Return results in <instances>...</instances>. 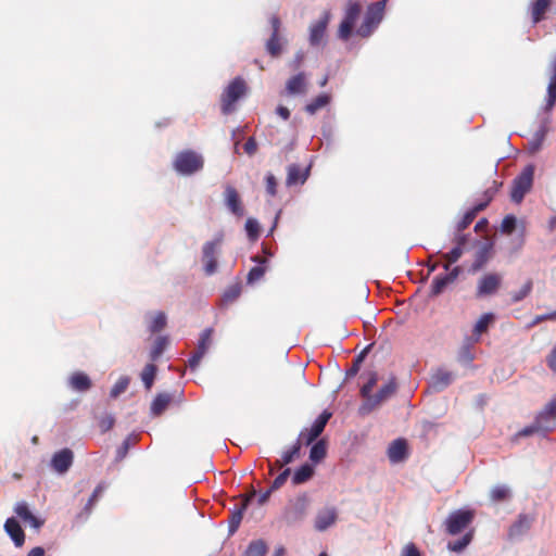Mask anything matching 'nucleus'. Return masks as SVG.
Wrapping results in <instances>:
<instances>
[{"label":"nucleus","instance_id":"f257e3e1","mask_svg":"<svg viewBox=\"0 0 556 556\" xmlns=\"http://www.w3.org/2000/svg\"><path fill=\"white\" fill-rule=\"evenodd\" d=\"M386 2V0L377 1L367 8L364 21L356 29L357 36L367 38L375 31L383 18Z\"/></svg>","mask_w":556,"mask_h":556},{"label":"nucleus","instance_id":"f03ea898","mask_svg":"<svg viewBox=\"0 0 556 556\" xmlns=\"http://www.w3.org/2000/svg\"><path fill=\"white\" fill-rule=\"evenodd\" d=\"M173 166L181 175H192L203 168L204 160L193 150H184L176 155Z\"/></svg>","mask_w":556,"mask_h":556},{"label":"nucleus","instance_id":"7ed1b4c3","mask_svg":"<svg viewBox=\"0 0 556 556\" xmlns=\"http://www.w3.org/2000/svg\"><path fill=\"white\" fill-rule=\"evenodd\" d=\"M247 84L243 78L236 77L224 90L220 98L222 112L225 115L230 114L235 110V103L244 96Z\"/></svg>","mask_w":556,"mask_h":556},{"label":"nucleus","instance_id":"20e7f679","mask_svg":"<svg viewBox=\"0 0 556 556\" xmlns=\"http://www.w3.org/2000/svg\"><path fill=\"white\" fill-rule=\"evenodd\" d=\"M362 13V4L357 1L349 0L345 4L344 16L339 25L338 37L344 41L352 36L356 21Z\"/></svg>","mask_w":556,"mask_h":556},{"label":"nucleus","instance_id":"39448f33","mask_svg":"<svg viewBox=\"0 0 556 556\" xmlns=\"http://www.w3.org/2000/svg\"><path fill=\"white\" fill-rule=\"evenodd\" d=\"M534 167L526 166L522 172L514 179L510 198L515 203H520L525 195L531 190L533 184Z\"/></svg>","mask_w":556,"mask_h":556},{"label":"nucleus","instance_id":"423d86ee","mask_svg":"<svg viewBox=\"0 0 556 556\" xmlns=\"http://www.w3.org/2000/svg\"><path fill=\"white\" fill-rule=\"evenodd\" d=\"M397 390V382L395 377H391L386 384H383L379 391L371 395L368 401L361 406L359 412L362 414H368L379 407L383 402L395 394Z\"/></svg>","mask_w":556,"mask_h":556},{"label":"nucleus","instance_id":"0eeeda50","mask_svg":"<svg viewBox=\"0 0 556 556\" xmlns=\"http://www.w3.org/2000/svg\"><path fill=\"white\" fill-rule=\"evenodd\" d=\"M503 285V276L500 273H485L477 281L476 298L494 295Z\"/></svg>","mask_w":556,"mask_h":556},{"label":"nucleus","instance_id":"6e6552de","mask_svg":"<svg viewBox=\"0 0 556 556\" xmlns=\"http://www.w3.org/2000/svg\"><path fill=\"white\" fill-rule=\"evenodd\" d=\"M332 414L328 410H324L313 422L309 428L303 429L298 438L301 444H312L324 431L327 422L331 418Z\"/></svg>","mask_w":556,"mask_h":556},{"label":"nucleus","instance_id":"1a4fd4ad","mask_svg":"<svg viewBox=\"0 0 556 556\" xmlns=\"http://www.w3.org/2000/svg\"><path fill=\"white\" fill-rule=\"evenodd\" d=\"M475 513L472 510L459 509L452 513L446 521V532L451 535H456L465 530L473 520Z\"/></svg>","mask_w":556,"mask_h":556},{"label":"nucleus","instance_id":"9d476101","mask_svg":"<svg viewBox=\"0 0 556 556\" xmlns=\"http://www.w3.org/2000/svg\"><path fill=\"white\" fill-rule=\"evenodd\" d=\"M534 422L540 427L543 435L554 431L556 427V399L551 400L544 408L538 413Z\"/></svg>","mask_w":556,"mask_h":556},{"label":"nucleus","instance_id":"9b49d317","mask_svg":"<svg viewBox=\"0 0 556 556\" xmlns=\"http://www.w3.org/2000/svg\"><path fill=\"white\" fill-rule=\"evenodd\" d=\"M222 243V238L207 241L202 248V262L204 271L207 276L213 275L217 270V252Z\"/></svg>","mask_w":556,"mask_h":556},{"label":"nucleus","instance_id":"f8f14e48","mask_svg":"<svg viewBox=\"0 0 556 556\" xmlns=\"http://www.w3.org/2000/svg\"><path fill=\"white\" fill-rule=\"evenodd\" d=\"M212 334L213 329L206 328L200 334V339L197 345V350L188 359V366L191 370H195L201 363L202 358L206 354L211 343H212Z\"/></svg>","mask_w":556,"mask_h":556},{"label":"nucleus","instance_id":"ddd939ff","mask_svg":"<svg viewBox=\"0 0 556 556\" xmlns=\"http://www.w3.org/2000/svg\"><path fill=\"white\" fill-rule=\"evenodd\" d=\"M308 497L306 495L298 496L294 501L290 502L286 508L285 518L288 522H296L302 520L308 508Z\"/></svg>","mask_w":556,"mask_h":556},{"label":"nucleus","instance_id":"4468645a","mask_svg":"<svg viewBox=\"0 0 556 556\" xmlns=\"http://www.w3.org/2000/svg\"><path fill=\"white\" fill-rule=\"evenodd\" d=\"M534 521V516L529 514H519L516 521L511 523L508 529V538L510 540L517 539L526 534Z\"/></svg>","mask_w":556,"mask_h":556},{"label":"nucleus","instance_id":"2eb2a0df","mask_svg":"<svg viewBox=\"0 0 556 556\" xmlns=\"http://www.w3.org/2000/svg\"><path fill=\"white\" fill-rule=\"evenodd\" d=\"M74 454L72 450L65 447L56 453L51 458V467L59 473H65L72 466Z\"/></svg>","mask_w":556,"mask_h":556},{"label":"nucleus","instance_id":"dca6fc26","mask_svg":"<svg viewBox=\"0 0 556 556\" xmlns=\"http://www.w3.org/2000/svg\"><path fill=\"white\" fill-rule=\"evenodd\" d=\"M454 377L452 371L439 368L431 375L430 388L434 392H441L453 382Z\"/></svg>","mask_w":556,"mask_h":556},{"label":"nucleus","instance_id":"f3484780","mask_svg":"<svg viewBox=\"0 0 556 556\" xmlns=\"http://www.w3.org/2000/svg\"><path fill=\"white\" fill-rule=\"evenodd\" d=\"M225 202L229 211L241 217L244 214V210L241 203L240 195L235 187L226 186L225 188Z\"/></svg>","mask_w":556,"mask_h":556},{"label":"nucleus","instance_id":"a211bd4d","mask_svg":"<svg viewBox=\"0 0 556 556\" xmlns=\"http://www.w3.org/2000/svg\"><path fill=\"white\" fill-rule=\"evenodd\" d=\"M106 489V484L104 482H100L96 489L93 490L91 496L89 497L88 502L86 503L85 507L83 508V510L77 514L76 516V519L77 521H86L91 511H92V508L94 507L96 503L98 502V500L102 496L103 492L105 491Z\"/></svg>","mask_w":556,"mask_h":556},{"label":"nucleus","instance_id":"6ab92c4d","mask_svg":"<svg viewBox=\"0 0 556 556\" xmlns=\"http://www.w3.org/2000/svg\"><path fill=\"white\" fill-rule=\"evenodd\" d=\"M338 518L337 509L334 507L325 508L319 510L315 518V529L325 531L330 526L334 525Z\"/></svg>","mask_w":556,"mask_h":556},{"label":"nucleus","instance_id":"aec40b11","mask_svg":"<svg viewBox=\"0 0 556 556\" xmlns=\"http://www.w3.org/2000/svg\"><path fill=\"white\" fill-rule=\"evenodd\" d=\"M286 91L290 96L304 94L307 91L306 75L301 72L290 77L286 83Z\"/></svg>","mask_w":556,"mask_h":556},{"label":"nucleus","instance_id":"412c9836","mask_svg":"<svg viewBox=\"0 0 556 556\" xmlns=\"http://www.w3.org/2000/svg\"><path fill=\"white\" fill-rule=\"evenodd\" d=\"M329 13L326 12L324 14V17L317 21L316 23L312 24L309 27V43L312 46H318L326 33V28L329 22Z\"/></svg>","mask_w":556,"mask_h":556},{"label":"nucleus","instance_id":"4be33fe9","mask_svg":"<svg viewBox=\"0 0 556 556\" xmlns=\"http://www.w3.org/2000/svg\"><path fill=\"white\" fill-rule=\"evenodd\" d=\"M408 455L407 442L405 439L394 440L388 448V457L392 463H400Z\"/></svg>","mask_w":556,"mask_h":556},{"label":"nucleus","instance_id":"5701e85b","mask_svg":"<svg viewBox=\"0 0 556 556\" xmlns=\"http://www.w3.org/2000/svg\"><path fill=\"white\" fill-rule=\"evenodd\" d=\"M4 530L13 540L15 546L21 547L25 542V533L15 518H8L4 523Z\"/></svg>","mask_w":556,"mask_h":556},{"label":"nucleus","instance_id":"b1692460","mask_svg":"<svg viewBox=\"0 0 556 556\" xmlns=\"http://www.w3.org/2000/svg\"><path fill=\"white\" fill-rule=\"evenodd\" d=\"M14 513L25 522L29 523L31 527L39 529L43 525V520L37 518L29 510L27 503L20 502L14 507Z\"/></svg>","mask_w":556,"mask_h":556},{"label":"nucleus","instance_id":"393cba45","mask_svg":"<svg viewBox=\"0 0 556 556\" xmlns=\"http://www.w3.org/2000/svg\"><path fill=\"white\" fill-rule=\"evenodd\" d=\"M553 0H534L531 3L530 12L533 24H538L545 18L546 13L551 9Z\"/></svg>","mask_w":556,"mask_h":556},{"label":"nucleus","instance_id":"a878e982","mask_svg":"<svg viewBox=\"0 0 556 556\" xmlns=\"http://www.w3.org/2000/svg\"><path fill=\"white\" fill-rule=\"evenodd\" d=\"M173 402V395L169 393H159L153 402L151 403V415L152 416H161L165 409L168 407V405Z\"/></svg>","mask_w":556,"mask_h":556},{"label":"nucleus","instance_id":"bb28decb","mask_svg":"<svg viewBox=\"0 0 556 556\" xmlns=\"http://www.w3.org/2000/svg\"><path fill=\"white\" fill-rule=\"evenodd\" d=\"M308 177V169L302 170L301 167L296 164H291L288 166L287 172V186H293L296 184H304Z\"/></svg>","mask_w":556,"mask_h":556},{"label":"nucleus","instance_id":"cd10ccee","mask_svg":"<svg viewBox=\"0 0 556 556\" xmlns=\"http://www.w3.org/2000/svg\"><path fill=\"white\" fill-rule=\"evenodd\" d=\"M91 384L90 378L83 371H76L70 377V386L76 391L85 392L91 388Z\"/></svg>","mask_w":556,"mask_h":556},{"label":"nucleus","instance_id":"c85d7f7f","mask_svg":"<svg viewBox=\"0 0 556 556\" xmlns=\"http://www.w3.org/2000/svg\"><path fill=\"white\" fill-rule=\"evenodd\" d=\"M511 495L510 488L505 484L494 485L489 493L490 501L495 504L509 501Z\"/></svg>","mask_w":556,"mask_h":556},{"label":"nucleus","instance_id":"c756f323","mask_svg":"<svg viewBox=\"0 0 556 556\" xmlns=\"http://www.w3.org/2000/svg\"><path fill=\"white\" fill-rule=\"evenodd\" d=\"M491 244H484L475 256V261L470 267V271L477 273L484 267L491 257Z\"/></svg>","mask_w":556,"mask_h":556},{"label":"nucleus","instance_id":"7c9ffc66","mask_svg":"<svg viewBox=\"0 0 556 556\" xmlns=\"http://www.w3.org/2000/svg\"><path fill=\"white\" fill-rule=\"evenodd\" d=\"M314 476V468L309 464H304L298 468L292 478L291 482L293 485H300L307 482Z\"/></svg>","mask_w":556,"mask_h":556},{"label":"nucleus","instance_id":"2f4dec72","mask_svg":"<svg viewBox=\"0 0 556 556\" xmlns=\"http://www.w3.org/2000/svg\"><path fill=\"white\" fill-rule=\"evenodd\" d=\"M330 96L327 93H321L314 98L311 102L305 105V112L309 115L316 114L319 110L324 109L330 103Z\"/></svg>","mask_w":556,"mask_h":556},{"label":"nucleus","instance_id":"473e14b6","mask_svg":"<svg viewBox=\"0 0 556 556\" xmlns=\"http://www.w3.org/2000/svg\"><path fill=\"white\" fill-rule=\"evenodd\" d=\"M486 207V203H478L471 210L465 213L462 220L457 224L458 232L464 231L476 218L477 214Z\"/></svg>","mask_w":556,"mask_h":556},{"label":"nucleus","instance_id":"72a5a7b5","mask_svg":"<svg viewBox=\"0 0 556 556\" xmlns=\"http://www.w3.org/2000/svg\"><path fill=\"white\" fill-rule=\"evenodd\" d=\"M266 51L273 58H278L282 52V42L280 34H271L266 41Z\"/></svg>","mask_w":556,"mask_h":556},{"label":"nucleus","instance_id":"f704fd0d","mask_svg":"<svg viewBox=\"0 0 556 556\" xmlns=\"http://www.w3.org/2000/svg\"><path fill=\"white\" fill-rule=\"evenodd\" d=\"M327 455V443L326 441L319 440L317 441L309 451V459L314 463H319Z\"/></svg>","mask_w":556,"mask_h":556},{"label":"nucleus","instance_id":"c9c22d12","mask_svg":"<svg viewBox=\"0 0 556 556\" xmlns=\"http://www.w3.org/2000/svg\"><path fill=\"white\" fill-rule=\"evenodd\" d=\"M450 283L451 282L445 275L434 277L430 287V296L440 295Z\"/></svg>","mask_w":556,"mask_h":556},{"label":"nucleus","instance_id":"e433bc0d","mask_svg":"<svg viewBox=\"0 0 556 556\" xmlns=\"http://www.w3.org/2000/svg\"><path fill=\"white\" fill-rule=\"evenodd\" d=\"M267 545L263 540L252 541L242 556H265Z\"/></svg>","mask_w":556,"mask_h":556},{"label":"nucleus","instance_id":"4c0bfd02","mask_svg":"<svg viewBox=\"0 0 556 556\" xmlns=\"http://www.w3.org/2000/svg\"><path fill=\"white\" fill-rule=\"evenodd\" d=\"M494 315L492 313L483 314L475 325L473 334L480 337L482 333L486 332L489 326L493 323Z\"/></svg>","mask_w":556,"mask_h":556},{"label":"nucleus","instance_id":"58836bf2","mask_svg":"<svg viewBox=\"0 0 556 556\" xmlns=\"http://www.w3.org/2000/svg\"><path fill=\"white\" fill-rule=\"evenodd\" d=\"M247 506H248V500H245L242 503V505L239 509L231 513L230 519H229V532L230 533H235L238 530V528L241 523L242 517H243V511L245 510Z\"/></svg>","mask_w":556,"mask_h":556},{"label":"nucleus","instance_id":"ea45409f","mask_svg":"<svg viewBox=\"0 0 556 556\" xmlns=\"http://www.w3.org/2000/svg\"><path fill=\"white\" fill-rule=\"evenodd\" d=\"M168 344V340L166 337H157L153 343V346L150 351V358L152 362H155L163 354L165 348Z\"/></svg>","mask_w":556,"mask_h":556},{"label":"nucleus","instance_id":"a19ab883","mask_svg":"<svg viewBox=\"0 0 556 556\" xmlns=\"http://www.w3.org/2000/svg\"><path fill=\"white\" fill-rule=\"evenodd\" d=\"M157 367L154 364H148L141 372V380L147 390L152 388Z\"/></svg>","mask_w":556,"mask_h":556},{"label":"nucleus","instance_id":"79ce46f5","mask_svg":"<svg viewBox=\"0 0 556 556\" xmlns=\"http://www.w3.org/2000/svg\"><path fill=\"white\" fill-rule=\"evenodd\" d=\"M167 319L166 315L163 312H157L151 319L149 325V330L152 333L160 332L166 327Z\"/></svg>","mask_w":556,"mask_h":556},{"label":"nucleus","instance_id":"37998d69","mask_svg":"<svg viewBox=\"0 0 556 556\" xmlns=\"http://www.w3.org/2000/svg\"><path fill=\"white\" fill-rule=\"evenodd\" d=\"M532 288H533V281H532V279H528L523 283V286L520 288V290L511 293V295H510L511 302L518 303V302L522 301L525 298H527L531 293Z\"/></svg>","mask_w":556,"mask_h":556},{"label":"nucleus","instance_id":"c03bdc74","mask_svg":"<svg viewBox=\"0 0 556 556\" xmlns=\"http://www.w3.org/2000/svg\"><path fill=\"white\" fill-rule=\"evenodd\" d=\"M301 445L302 444L299 441H296L289 450L283 452L281 455V463L288 465L292 463L294 459L299 458Z\"/></svg>","mask_w":556,"mask_h":556},{"label":"nucleus","instance_id":"a18cd8bd","mask_svg":"<svg viewBox=\"0 0 556 556\" xmlns=\"http://www.w3.org/2000/svg\"><path fill=\"white\" fill-rule=\"evenodd\" d=\"M471 540H472V532L470 531V532L466 533L462 539H458L453 542H448L447 547H448V549H451L453 552H462L469 545Z\"/></svg>","mask_w":556,"mask_h":556},{"label":"nucleus","instance_id":"49530a36","mask_svg":"<svg viewBox=\"0 0 556 556\" xmlns=\"http://www.w3.org/2000/svg\"><path fill=\"white\" fill-rule=\"evenodd\" d=\"M378 381V375L375 371H371L368 374V380L367 382L362 387L361 389V395L368 401V399L371 396L370 392L372 391L374 387L377 384Z\"/></svg>","mask_w":556,"mask_h":556},{"label":"nucleus","instance_id":"de8ad7c7","mask_svg":"<svg viewBox=\"0 0 556 556\" xmlns=\"http://www.w3.org/2000/svg\"><path fill=\"white\" fill-rule=\"evenodd\" d=\"M533 434H542V430L534 421L530 426L525 427L523 429L518 431L516 434H514V437L511 438V441L517 442L520 438L530 437Z\"/></svg>","mask_w":556,"mask_h":556},{"label":"nucleus","instance_id":"09e8293b","mask_svg":"<svg viewBox=\"0 0 556 556\" xmlns=\"http://www.w3.org/2000/svg\"><path fill=\"white\" fill-rule=\"evenodd\" d=\"M463 249L460 247L453 248L448 253L443 254L446 263L443 265L445 270H450L451 264L456 263L463 255Z\"/></svg>","mask_w":556,"mask_h":556},{"label":"nucleus","instance_id":"8fccbe9b","mask_svg":"<svg viewBox=\"0 0 556 556\" xmlns=\"http://www.w3.org/2000/svg\"><path fill=\"white\" fill-rule=\"evenodd\" d=\"M517 225V218L514 215H506L501 224V231L505 235H511Z\"/></svg>","mask_w":556,"mask_h":556},{"label":"nucleus","instance_id":"3c124183","mask_svg":"<svg viewBox=\"0 0 556 556\" xmlns=\"http://www.w3.org/2000/svg\"><path fill=\"white\" fill-rule=\"evenodd\" d=\"M245 230L251 240H256L260 236V224L254 218H248L245 222Z\"/></svg>","mask_w":556,"mask_h":556},{"label":"nucleus","instance_id":"603ef678","mask_svg":"<svg viewBox=\"0 0 556 556\" xmlns=\"http://www.w3.org/2000/svg\"><path fill=\"white\" fill-rule=\"evenodd\" d=\"M291 473V469L290 468H286L282 472H280L276 478L275 480L271 482L270 484V491H277L279 490L287 481V479L289 478Z\"/></svg>","mask_w":556,"mask_h":556},{"label":"nucleus","instance_id":"864d4df0","mask_svg":"<svg viewBox=\"0 0 556 556\" xmlns=\"http://www.w3.org/2000/svg\"><path fill=\"white\" fill-rule=\"evenodd\" d=\"M240 292H241V288L236 285V286H231L230 288H228L224 295H223V301L225 303H230V302H233L235 300H237L240 295Z\"/></svg>","mask_w":556,"mask_h":556},{"label":"nucleus","instance_id":"5fc2aeb1","mask_svg":"<svg viewBox=\"0 0 556 556\" xmlns=\"http://www.w3.org/2000/svg\"><path fill=\"white\" fill-rule=\"evenodd\" d=\"M266 271V267L264 265H257L250 269L248 274V281L255 282L260 280Z\"/></svg>","mask_w":556,"mask_h":556},{"label":"nucleus","instance_id":"6e6d98bb","mask_svg":"<svg viewBox=\"0 0 556 556\" xmlns=\"http://www.w3.org/2000/svg\"><path fill=\"white\" fill-rule=\"evenodd\" d=\"M365 354H366V350L363 351L359 355H357L354 358L351 368L348 369V371H346V376L348 377H354V376L357 375V372L359 371L361 365H362V363L364 361Z\"/></svg>","mask_w":556,"mask_h":556},{"label":"nucleus","instance_id":"4d7b16f0","mask_svg":"<svg viewBox=\"0 0 556 556\" xmlns=\"http://www.w3.org/2000/svg\"><path fill=\"white\" fill-rule=\"evenodd\" d=\"M265 184H266V192L271 195V197H275L276 193H277V179L276 177L271 174V173H268L265 177Z\"/></svg>","mask_w":556,"mask_h":556},{"label":"nucleus","instance_id":"13d9d810","mask_svg":"<svg viewBox=\"0 0 556 556\" xmlns=\"http://www.w3.org/2000/svg\"><path fill=\"white\" fill-rule=\"evenodd\" d=\"M128 383H129V380L128 378H121L115 384L114 387L112 388L111 390V396L112 397H116L118 396L121 393H123L127 387H128Z\"/></svg>","mask_w":556,"mask_h":556},{"label":"nucleus","instance_id":"bf43d9fd","mask_svg":"<svg viewBox=\"0 0 556 556\" xmlns=\"http://www.w3.org/2000/svg\"><path fill=\"white\" fill-rule=\"evenodd\" d=\"M115 419L112 415H105L99 420V428L102 432H106L113 428Z\"/></svg>","mask_w":556,"mask_h":556},{"label":"nucleus","instance_id":"052dcab7","mask_svg":"<svg viewBox=\"0 0 556 556\" xmlns=\"http://www.w3.org/2000/svg\"><path fill=\"white\" fill-rule=\"evenodd\" d=\"M244 152L249 155H253L257 150V142L254 137L248 138L243 146Z\"/></svg>","mask_w":556,"mask_h":556},{"label":"nucleus","instance_id":"680f3d73","mask_svg":"<svg viewBox=\"0 0 556 556\" xmlns=\"http://www.w3.org/2000/svg\"><path fill=\"white\" fill-rule=\"evenodd\" d=\"M547 367L556 374V345L553 346L549 354L546 356Z\"/></svg>","mask_w":556,"mask_h":556},{"label":"nucleus","instance_id":"e2e57ef3","mask_svg":"<svg viewBox=\"0 0 556 556\" xmlns=\"http://www.w3.org/2000/svg\"><path fill=\"white\" fill-rule=\"evenodd\" d=\"M402 556H420V553L414 543H408L403 548Z\"/></svg>","mask_w":556,"mask_h":556},{"label":"nucleus","instance_id":"0e129e2a","mask_svg":"<svg viewBox=\"0 0 556 556\" xmlns=\"http://www.w3.org/2000/svg\"><path fill=\"white\" fill-rule=\"evenodd\" d=\"M269 23L271 25V34H279L280 27H281V22H280L279 16L276 14L271 15L269 18Z\"/></svg>","mask_w":556,"mask_h":556},{"label":"nucleus","instance_id":"69168bd1","mask_svg":"<svg viewBox=\"0 0 556 556\" xmlns=\"http://www.w3.org/2000/svg\"><path fill=\"white\" fill-rule=\"evenodd\" d=\"M276 113L278 116H280L285 121H288L290 118V111L288 108H286L283 105H278L276 109Z\"/></svg>","mask_w":556,"mask_h":556},{"label":"nucleus","instance_id":"338daca9","mask_svg":"<svg viewBox=\"0 0 556 556\" xmlns=\"http://www.w3.org/2000/svg\"><path fill=\"white\" fill-rule=\"evenodd\" d=\"M462 269L459 266H455L450 273L445 274L451 283H453L459 276Z\"/></svg>","mask_w":556,"mask_h":556},{"label":"nucleus","instance_id":"774afa93","mask_svg":"<svg viewBox=\"0 0 556 556\" xmlns=\"http://www.w3.org/2000/svg\"><path fill=\"white\" fill-rule=\"evenodd\" d=\"M462 269L459 266H455L450 273L445 274L451 283H453L459 276Z\"/></svg>","mask_w":556,"mask_h":556}]
</instances>
